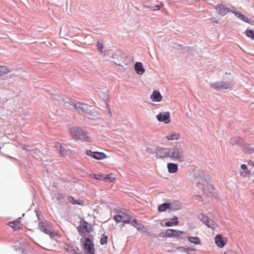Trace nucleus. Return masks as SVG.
I'll return each instance as SVG.
<instances>
[{"instance_id":"nucleus-1","label":"nucleus","mask_w":254,"mask_h":254,"mask_svg":"<svg viewBox=\"0 0 254 254\" xmlns=\"http://www.w3.org/2000/svg\"><path fill=\"white\" fill-rule=\"evenodd\" d=\"M65 105L74 107L79 114H84L86 116H95L94 112L92 111L86 104L70 100V102H65Z\"/></svg>"},{"instance_id":"nucleus-2","label":"nucleus","mask_w":254,"mask_h":254,"mask_svg":"<svg viewBox=\"0 0 254 254\" xmlns=\"http://www.w3.org/2000/svg\"><path fill=\"white\" fill-rule=\"evenodd\" d=\"M171 154L170 157L172 158L174 161L182 162L183 161L184 157V145L181 143H177L176 146L170 149Z\"/></svg>"},{"instance_id":"nucleus-3","label":"nucleus","mask_w":254,"mask_h":254,"mask_svg":"<svg viewBox=\"0 0 254 254\" xmlns=\"http://www.w3.org/2000/svg\"><path fill=\"white\" fill-rule=\"evenodd\" d=\"M38 227L41 232L49 235L51 238L58 236V234L55 233L52 228L51 223L47 220H43L39 222Z\"/></svg>"},{"instance_id":"nucleus-4","label":"nucleus","mask_w":254,"mask_h":254,"mask_svg":"<svg viewBox=\"0 0 254 254\" xmlns=\"http://www.w3.org/2000/svg\"><path fill=\"white\" fill-rule=\"evenodd\" d=\"M70 133L74 139L89 141V134L79 127H74L70 128Z\"/></svg>"},{"instance_id":"nucleus-5","label":"nucleus","mask_w":254,"mask_h":254,"mask_svg":"<svg viewBox=\"0 0 254 254\" xmlns=\"http://www.w3.org/2000/svg\"><path fill=\"white\" fill-rule=\"evenodd\" d=\"M211 86L215 90H220L224 92L231 90L233 86V84L228 81H221L211 83Z\"/></svg>"},{"instance_id":"nucleus-6","label":"nucleus","mask_w":254,"mask_h":254,"mask_svg":"<svg viewBox=\"0 0 254 254\" xmlns=\"http://www.w3.org/2000/svg\"><path fill=\"white\" fill-rule=\"evenodd\" d=\"M184 231H180L176 229H168L166 230V236L168 238H175L180 239H185V237L183 236V234H186Z\"/></svg>"},{"instance_id":"nucleus-7","label":"nucleus","mask_w":254,"mask_h":254,"mask_svg":"<svg viewBox=\"0 0 254 254\" xmlns=\"http://www.w3.org/2000/svg\"><path fill=\"white\" fill-rule=\"evenodd\" d=\"M155 153L157 158L163 159L170 157L171 150L170 148L157 147L155 150Z\"/></svg>"},{"instance_id":"nucleus-8","label":"nucleus","mask_w":254,"mask_h":254,"mask_svg":"<svg viewBox=\"0 0 254 254\" xmlns=\"http://www.w3.org/2000/svg\"><path fill=\"white\" fill-rule=\"evenodd\" d=\"M83 248L86 251L87 254H94L95 253L94 244L89 237H86L85 238Z\"/></svg>"},{"instance_id":"nucleus-9","label":"nucleus","mask_w":254,"mask_h":254,"mask_svg":"<svg viewBox=\"0 0 254 254\" xmlns=\"http://www.w3.org/2000/svg\"><path fill=\"white\" fill-rule=\"evenodd\" d=\"M156 118L159 122H163L166 124L171 122L170 113L169 112L160 113L157 115Z\"/></svg>"},{"instance_id":"nucleus-10","label":"nucleus","mask_w":254,"mask_h":254,"mask_svg":"<svg viewBox=\"0 0 254 254\" xmlns=\"http://www.w3.org/2000/svg\"><path fill=\"white\" fill-rule=\"evenodd\" d=\"M215 9L219 15L222 16L225 15L228 12H233V10L230 9L229 8L226 7L224 4L222 3L216 5Z\"/></svg>"},{"instance_id":"nucleus-11","label":"nucleus","mask_w":254,"mask_h":254,"mask_svg":"<svg viewBox=\"0 0 254 254\" xmlns=\"http://www.w3.org/2000/svg\"><path fill=\"white\" fill-rule=\"evenodd\" d=\"M194 180L199 185H202L204 182V173L202 170H196L194 173Z\"/></svg>"},{"instance_id":"nucleus-12","label":"nucleus","mask_w":254,"mask_h":254,"mask_svg":"<svg viewBox=\"0 0 254 254\" xmlns=\"http://www.w3.org/2000/svg\"><path fill=\"white\" fill-rule=\"evenodd\" d=\"M83 222V225H80L77 227V230L79 233V234L81 237H85L86 236V232H90L89 230L88 229V223L84 220H82Z\"/></svg>"},{"instance_id":"nucleus-13","label":"nucleus","mask_w":254,"mask_h":254,"mask_svg":"<svg viewBox=\"0 0 254 254\" xmlns=\"http://www.w3.org/2000/svg\"><path fill=\"white\" fill-rule=\"evenodd\" d=\"M232 13L234 14L238 18L241 19L243 21L251 24L252 25L254 24V21L253 19L248 18L240 11H233Z\"/></svg>"},{"instance_id":"nucleus-14","label":"nucleus","mask_w":254,"mask_h":254,"mask_svg":"<svg viewBox=\"0 0 254 254\" xmlns=\"http://www.w3.org/2000/svg\"><path fill=\"white\" fill-rule=\"evenodd\" d=\"M215 242L217 246L220 248H223L226 244V240L224 239L221 235L217 234L215 237Z\"/></svg>"},{"instance_id":"nucleus-15","label":"nucleus","mask_w":254,"mask_h":254,"mask_svg":"<svg viewBox=\"0 0 254 254\" xmlns=\"http://www.w3.org/2000/svg\"><path fill=\"white\" fill-rule=\"evenodd\" d=\"M199 219L203 222V223L206 225L208 228H212L213 224H210L209 221V218L207 216H205L203 213H200L198 215Z\"/></svg>"},{"instance_id":"nucleus-16","label":"nucleus","mask_w":254,"mask_h":254,"mask_svg":"<svg viewBox=\"0 0 254 254\" xmlns=\"http://www.w3.org/2000/svg\"><path fill=\"white\" fill-rule=\"evenodd\" d=\"M132 222V226L136 228L138 230L140 231L143 233L147 232V229L145 227L144 225L139 223L136 219H133Z\"/></svg>"},{"instance_id":"nucleus-17","label":"nucleus","mask_w":254,"mask_h":254,"mask_svg":"<svg viewBox=\"0 0 254 254\" xmlns=\"http://www.w3.org/2000/svg\"><path fill=\"white\" fill-rule=\"evenodd\" d=\"M170 205L169 210L172 211H177L181 209L182 204L180 201L175 200L171 202H169Z\"/></svg>"},{"instance_id":"nucleus-18","label":"nucleus","mask_w":254,"mask_h":254,"mask_svg":"<svg viewBox=\"0 0 254 254\" xmlns=\"http://www.w3.org/2000/svg\"><path fill=\"white\" fill-rule=\"evenodd\" d=\"M150 98L153 102H159L162 100V96L158 90H155L151 95Z\"/></svg>"},{"instance_id":"nucleus-19","label":"nucleus","mask_w":254,"mask_h":254,"mask_svg":"<svg viewBox=\"0 0 254 254\" xmlns=\"http://www.w3.org/2000/svg\"><path fill=\"white\" fill-rule=\"evenodd\" d=\"M134 69L137 74L142 75L145 72V69L141 62H136L134 64Z\"/></svg>"},{"instance_id":"nucleus-20","label":"nucleus","mask_w":254,"mask_h":254,"mask_svg":"<svg viewBox=\"0 0 254 254\" xmlns=\"http://www.w3.org/2000/svg\"><path fill=\"white\" fill-rule=\"evenodd\" d=\"M179 223L178 218L176 216H174L171 219L168 221H166L165 223V226L171 227L173 225H177Z\"/></svg>"},{"instance_id":"nucleus-21","label":"nucleus","mask_w":254,"mask_h":254,"mask_svg":"<svg viewBox=\"0 0 254 254\" xmlns=\"http://www.w3.org/2000/svg\"><path fill=\"white\" fill-rule=\"evenodd\" d=\"M244 141L240 137L238 136L232 137L229 140L230 143L233 145L240 144L242 146L244 144Z\"/></svg>"},{"instance_id":"nucleus-22","label":"nucleus","mask_w":254,"mask_h":254,"mask_svg":"<svg viewBox=\"0 0 254 254\" xmlns=\"http://www.w3.org/2000/svg\"><path fill=\"white\" fill-rule=\"evenodd\" d=\"M167 168L170 173H175L178 170V166L177 164L173 163H169L167 164Z\"/></svg>"},{"instance_id":"nucleus-23","label":"nucleus","mask_w":254,"mask_h":254,"mask_svg":"<svg viewBox=\"0 0 254 254\" xmlns=\"http://www.w3.org/2000/svg\"><path fill=\"white\" fill-rule=\"evenodd\" d=\"M67 200L70 202L73 205H82L84 203V201L80 199H75L72 196H68L67 197Z\"/></svg>"},{"instance_id":"nucleus-24","label":"nucleus","mask_w":254,"mask_h":254,"mask_svg":"<svg viewBox=\"0 0 254 254\" xmlns=\"http://www.w3.org/2000/svg\"><path fill=\"white\" fill-rule=\"evenodd\" d=\"M132 217L131 215L126 213L125 215L123 216L122 223L124 224H130L132 225Z\"/></svg>"},{"instance_id":"nucleus-25","label":"nucleus","mask_w":254,"mask_h":254,"mask_svg":"<svg viewBox=\"0 0 254 254\" xmlns=\"http://www.w3.org/2000/svg\"><path fill=\"white\" fill-rule=\"evenodd\" d=\"M65 146V144L62 145L59 143H58L56 145V147L59 150V152L62 156H65L66 155L67 150L64 147Z\"/></svg>"},{"instance_id":"nucleus-26","label":"nucleus","mask_w":254,"mask_h":254,"mask_svg":"<svg viewBox=\"0 0 254 254\" xmlns=\"http://www.w3.org/2000/svg\"><path fill=\"white\" fill-rule=\"evenodd\" d=\"M243 149L249 153H253L254 152V146L252 147L250 144H246L244 142L242 145Z\"/></svg>"},{"instance_id":"nucleus-27","label":"nucleus","mask_w":254,"mask_h":254,"mask_svg":"<svg viewBox=\"0 0 254 254\" xmlns=\"http://www.w3.org/2000/svg\"><path fill=\"white\" fill-rule=\"evenodd\" d=\"M107 155L102 152L95 151L94 159L97 160H101L106 158Z\"/></svg>"},{"instance_id":"nucleus-28","label":"nucleus","mask_w":254,"mask_h":254,"mask_svg":"<svg viewBox=\"0 0 254 254\" xmlns=\"http://www.w3.org/2000/svg\"><path fill=\"white\" fill-rule=\"evenodd\" d=\"M169 202L163 203L158 206V210L159 212H164L169 209Z\"/></svg>"},{"instance_id":"nucleus-29","label":"nucleus","mask_w":254,"mask_h":254,"mask_svg":"<svg viewBox=\"0 0 254 254\" xmlns=\"http://www.w3.org/2000/svg\"><path fill=\"white\" fill-rule=\"evenodd\" d=\"M180 137V134L175 132L171 133L166 138L168 140H178Z\"/></svg>"},{"instance_id":"nucleus-30","label":"nucleus","mask_w":254,"mask_h":254,"mask_svg":"<svg viewBox=\"0 0 254 254\" xmlns=\"http://www.w3.org/2000/svg\"><path fill=\"white\" fill-rule=\"evenodd\" d=\"M242 171L240 172L241 175L243 177H246L249 174L250 172L248 169L247 166L245 164H242L241 166Z\"/></svg>"},{"instance_id":"nucleus-31","label":"nucleus","mask_w":254,"mask_h":254,"mask_svg":"<svg viewBox=\"0 0 254 254\" xmlns=\"http://www.w3.org/2000/svg\"><path fill=\"white\" fill-rule=\"evenodd\" d=\"M189 241L195 245H199L201 244L200 240L198 237H189Z\"/></svg>"},{"instance_id":"nucleus-32","label":"nucleus","mask_w":254,"mask_h":254,"mask_svg":"<svg viewBox=\"0 0 254 254\" xmlns=\"http://www.w3.org/2000/svg\"><path fill=\"white\" fill-rule=\"evenodd\" d=\"M10 71L6 66L0 65V76L4 75Z\"/></svg>"},{"instance_id":"nucleus-33","label":"nucleus","mask_w":254,"mask_h":254,"mask_svg":"<svg viewBox=\"0 0 254 254\" xmlns=\"http://www.w3.org/2000/svg\"><path fill=\"white\" fill-rule=\"evenodd\" d=\"M143 8H150L152 11H156L160 10V6L158 5H144Z\"/></svg>"},{"instance_id":"nucleus-34","label":"nucleus","mask_w":254,"mask_h":254,"mask_svg":"<svg viewBox=\"0 0 254 254\" xmlns=\"http://www.w3.org/2000/svg\"><path fill=\"white\" fill-rule=\"evenodd\" d=\"M246 35L247 37L251 38L252 40H254V31L252 29H247Z\"/></svg>"},{"instance_id":"nucleus-35","label":"nucleus","mask_w":254,"mask_h":254,"mask_svg":"<svg viewBox=\"0 0 254 254\" xmlns=\"http://www.w3.org/2000/svg\"><path fill=\"white\" fill-rule=\"evenodd\" d=\"M14 250L17 252H20L21 254H27V253L25 252L24 248L18 246H14L13 247Z\"/></svg>"},{"instance_id":"nucleus-36","label":"nucleus","mask_w":254,"mask_h":254,"mask_svg":"<svg viewBox=\"0 0 254 254\" xmlns=\"http://www.w3.org/2000/svg\"><path fill=\"white\" fill-rule=\"evenodd\" d=\"M116 180L115 177H112L111 174H108L105 177H104V181L108 182H114Z\"/></svg>"},{"instance_id":"nucleus-37","label":"nucleus","mask_w":254,"mask_h":254,"mask_svg":"<svg viewBox=\"0 0 254 254\" xmlns=\"http://www.w3.org/2000/svg\"><path fill=\"white\" fill-rule=\"evenodd\" d=\"M108 242V236L105 234L102 235V237L101 238L100 243L101 245H105Z\"/></svg>"},{"instance_id":"nucleus-38","label":"nucleus","mask_w":254,"mask_h":254,"mask_svg":"<svg viewBox=\"0 0 254 254\" xmlns=\"http://www.w3.org/2000/svg\"><path fill=\"white\" fill-rule=\"evenodd\" d=\"M178 250H179L180 252H185L188 254H190L189 253V251H192L193 250V249H191L190 248H185L184 247H179L178 248Z\"/></svg>"},{"instance_id":"nucleus-39","label":"nucleus","mask_w":254,"mask_h":254,"mask_svg":"<svg viewBox=\"0 0 254 254\" xmlns=\"http://www.w3.org/2000/svg\"><path fill=\"white\" fill-rule=\"evenodd\" d=\"M113 219L117 222L119 223L123 221V215L120 214L116 215L113 216Z\"/></svg>"},{"instance_id":"nucleus-40","label":"nucleus","mask_w":254,"mask_h":254,"mask_svg":"<svg viewBox=\"0 0 254 254\" xmlns=\"http://www.w3.org/2000/svg\"><path fill=\"white\" fill-rule=\"evenodd\" d=\"M85 154L87 156L91 157L92 158L94 159V156L95 154V151H92L91 150L87 149L85 151Z\"/></svg>"},{"instance_id":"nucleus-41","label":"nucleus","mask_w":254,"mask_h":254,"mask_svg":"<svg viewBox=\"0 0 254 254\" xmlns=\"http://www.w3.org/2000/svg\"><path fill=\"white\" fill-rule=\"evenodd\" d=\"M85 154L87 156L91 157L92 158L94 159V156L95 154V151H92L91 150L87 149L85 151Z\"/></svg>"},{"instance_id":"nucleus-42","label":"nucleus","mask_w":254,"mask_h":254,"mask_svg":"<svg viewBox=\"0 0 254 254\" xmlns=\"http://www.w3.org/2000/svg\"><path fill=\"white\" fill-rule=\"evenodd\" d=\"M66 251L72 253L71 254H82L80 253L75 252V250H73L72 248L70 245H67V248L66 249Z\"/></svg>"},{"instance_id":"nucleus-43","label":"nucleus","mask_w":254,"mask_h":254,"mask_svg":"<svg viewBox=\"0 0 254 254\" xmlns=\"http://www.w3.org/2000/svg\"><path fill=\"white\" fill-rule=\"evenodd\" d=\"M93 178L97 180L104 181V177L101 174H93Z\"/></svg>"},{"instance_id":"nucleus-44","label":"nucleus","mask_w":254,"mask_h":254,"mask_svg":"<svg viewBox=\"0 0 254 254\" xmlns=\"http://www.w3.org/2000/svg\"><path fill=\"white\" fill-rule=\"evenodd\" d=\"M19 223L20 221L18 220H14L9 222L10 226L12 228L16 227Z\"/></svg>"},{"instance_id":"nucleus-45","label":"nucleus","mask_w":254,"mask_h":254,"mask_svg":"<svg viewBox=\"0 0 254 254\" xmlns=\"http://www.w3.org/2000/svg\"><path fill=\"white\" fill-rule=\"evenodd\" d=\"M97 47L100 53H102L103 52V45L100 42H97Z\"/></svg>"},{"instance_id":"nucleus-46","label":"nucleus","mask_w":254,"mask_h":254,"mask_svg":"<svg viewBox=\"0 0 254 254\" xmlns=\"http://www.w3.org/2000/svg\"><path fill=\"white\" fill-rule=\"evenodd\" d=\"M21 148L25 150L26 151H28L29 152L30 154H32L34 152H35V151L34 150V149H27L25 146L24 145H23L22 146H21Z\"/></svg>"},{"instance_id":"nucleus-47","label":"nucleus","mask_w":254,"mask_h":254,"mask_svg":"<svg viewBox=\"0 0 254 254\" xmlns=\"http://www.w3.org/2000/svg\"><path fill=\"white\" fill-rule=\"evenodd\" d=\"M174 48L178 50H181L183 49V45L181 44H176L174 46Z\"/></svg>"},{"instance_id":"nucleus-48","label":"nucleus","mask_w":254,"mask_h":254,"mask_svg":"<svg viewBox=\"0 0 254 254\" xmlns=\"http://www.w3.org/2000/svg\"><path fill=\"white\" fill-rule=\"evenodd\" d=\"M147 235L150 236V237H152L153 238H156L157 237L155 234H154V233H150V232L148 233H147Z\"/></svg>"},{"instance_id":"nucleus-49","label":"nucleus","mask_w":254,"mask_h":254,"mask_svg":"<svg viewBox=\"0 0 254 254\" xmlns=\"http://www.w3.org/2000/svg\"><path fill=\"white\" fill-rule=\"evenodd\" d=\"M166 231L165 233L162 232V233H160V234L159 235V236L160 237H162V238L167 237V236H166Z\"/></svg>"},{"instance_id":"nucleus-50","label":"nucleus","mask_w":254,"mask_h":254,"mask_svg":"<svg viewBox=\"0 0 254 254\" xmlns=\"http://www.w3.org/2000/svg\"><path fill=\"white\" fill-rule=\"evenodd\" d=\"M196 199L199 201H201L203 200V199H202V197H201V196L198 195L196 196Z\"/></svg>"},{"instance_id":"nucleus-51","label":"nucleus","mask_w":254,"mask_h":254,"mask_svg":"<svg viewBox=\"0 0 254 254\" xmlns=\"http://www.w3.org/2000/svg\"><path fill=\"white\" fill-rule=\"evenodd\" d=\"M36 216L37 217V218H38V220H39V221L40 222V221H43V220H42L40 218L39 214H38V213L37 212H36Z\"/></svg>"},{"instance_id":"nucleus-52","label":"nucleus","mask_w":254,"mask_h":254,"mask_svg":"<svg viewBox=\"0 0 254 254\" xmlns=\"http://www.w3.org/2000/svg\"><path fill=\"white\" fill-rule=\"evenodd\" d=\"M233 252L231 251H227L224 253V254H233Z\"/></svg>"},{"instance_id":"nucleus-53","label":"nucleus","mask_w":254,"mask_h":254,"mask_svg":"<svg viewBox=\"0 0 254 254\" xmlns=\"http://www.w3.org/2000/svg\"><path fill=\"white\" fill-rule=\"evenodd\" d=\"M248 164L250 165H252L253 166H254V163L253 161H250L249 163H248Z\"/></svg>"},{"instance_id":"nucleus-54","label":"nucleus","mask_w":254,"mask_h":254,"mask_svg":"<svg viewBox=\"0 0 254 254\" xmlns=\"http://www.w3.org/2000/svg\"><path fill=\"white\" fill-rule=\"evenodd\" d=\"M188 50H190V51H193V47H189Z\"/></svg>"},{"instance_id":"nucleus-55","label":"nucleus","mask_w":254,"mask_h":254,"mask_svg":"<svg viewBox=\"0 0 254 254\" xmlns=\"http://www.w3.org/2000/svg\"><path fill=\"white\" fill-rule=\"evenodd\" d=\"M74 250H75V251H79V248L78 247H75V249Z\"/></svg>"},{"instance_id":"nucleus-56","label":"nucleus","mask_w":254,"mask_h":254,"mask_svg":"<svg viewBox=\"0 0 254 254\" xmlns=\"http://www.w3.org/2000/svg\"><path fill=\"white\" fill-rule=\"evenodd\" d=\"M214 23H218V21H217V20H215V21H213Z\"/></svg>"},{"instance_id":"nucleus-57","label":"nucleus","mask_w":254,"mask_h":254,"mask_svg":"<svg viewBox=\"0 0 254 254\" xmlns=\"http://www.w3.org/2000/svg\"><path fill=\"white\" fill-rule=\"evenodd\" d=\"M211 188H212V189H213V190H214V189H214V188L213 187V185H211Z\"/></svg>"},{"instance_id":"nucleus-58","label":"nucleus","mask_w":254,"mask_h":254,"mask_svg":"<svg viewBox=\"0 0 254 254\" xmlns=\"http://www.w3.org/2000/svg\"><path fill=\"white\" fill-rule=\"evenodd\" d=\"M106 103V106H107H107H108V104H107V102H106V103Z\"/></svg>"},{"instance_id":"nucleus-59","label":"nucleus","mask_w":254,"mask_h":254,"mask_svg":"<svg viewBox=\"0 0 254 254\" xmlns=\"http://www.w3.org/2000/svg\"><path fill=\"white\" fill-rule=\"evenodd\" d=\"M109 113L110 114H111V111H110V110H109Z\"/></svg>"},{"instance_id":"nucleus-60","label":"nucleus","mask_w":254,"mask_h":254,"mask_svg":"<svg viewBox=\"0 0 254 254\" xmlns=\"http://www.w3.org/2000/svg\"><path fill=\"white\" fill-rule=\"evenodd\" d=\"M124 211H126V210L124 209L123 212H124Z\"/></svg>"}]
</instances>
